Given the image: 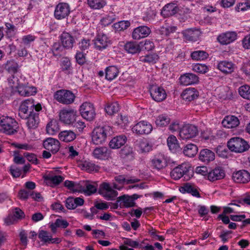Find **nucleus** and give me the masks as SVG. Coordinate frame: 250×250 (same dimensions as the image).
<instances>
[{
  "mask_svg": "<svg viewBox=\"0 0 250 250\" xmlns=\"http://www.w3.org/2000/svg\"><path fill=\"white\" fill-rule=\"evenodd\" d=\"M111 128L109 126H99L95 127L92 133V141L96 145L103 144L108 136L110 135Z\"/></svg>",
  "mask_w": 250,
  "mask_h": 250,
  "instance_id": "f257e3e1",
  "label": "nucleus"
},
{
  "mask_svg": "<svg viewBox=\"0 0 250 250\" xmlns=\"http://www.w3.org/2000/svg\"><path fill=\"white\" fill-rule=\"evenodd\" d=\"M193 172L187 164L183 163L174 168L170 172V176L177 180L183 178L185 181H188L193 176Z\"/></svg>",
  "mask_w": 250,
  "mask_h": 250,
  "instance_id": "f03ea898",
  "label": "nucleus"
},
{
  "mask_svg": "<svg viewBox=\"0 0 250 250\" xmlns=\"http://www.w3.org/2000/svg\"><path fill=\"white\" fill-rule=\"evenodd\" d=\"M42 110L41 104H35L32 99H27L24 101L20 105L19 115L21 118H26L27 116L35 111L40 112Z\"/></svg>",
  "mask_w": 250,
  "mask_h": 250,
  "instance_id": "7ed1b4c3",
  "label": "nucleus"
},
{
  "mask_svg": "<svg viewBox=\"0 0 250 250\" xmlns=\"http://www.w3.org/2000/svg\"><path fill=\"white\" fill-rule=\"evenodd\" d=\"M19 125L17 122L9 117H0V131L7 135H13L18 132Z\"/></svg>",
  "mask_w": 250,
  "mask_h": 250,
  "instance_id": "20e7f679",
  "label": "nucleus"
},
{
  "mask_svg": "<svg viewBox=\"0 0 250 250\" xmlns=\"http://www.w3.org/2000/svg\"><path fill=\"white\" fill-rule=\"evenodd\" d=\"M9 84L13 89H16L19 94L22 96H30L35 94L37 92L35 87L21 83L17 77H13V78L9 81Z\"/></svg>",
  "mask_w": 250,
  "mask_h": 250,
  "instance_id": "39448f33",
  "label": "nucleus"
},
{
  "mask_svg": "<svg viewBox=\"0 0 250 250\" xmlns=\"http://www.w3.org/2000/svg\"><path fill=\"white\" fill-rule=\"evenodd\" d=\"M228 148L231 151L242 153L249 150L250 147L248 142L240 137H233L227 143Z\"/></svg>",
  "mask_w": 250,
  "mask_h": 250,
  "instance_id": "423d86ee",
  "label": "nucleus"
},
{
  "mask_svg": "<svg viewBox=\"0 0 250 250\" xmlns=\"http://www.w3.org/2000/svg\"><path fill=\"white\" fill-rule=\"evenodd\" d=\"M54 97L58 102L64 104L73 103L75 98V95L71 91L65 89L57 91Z\"/></svg>",
  "mask_w": 250,
  "mask_h": 250,
  "instance_id": "0eeeda50",
  "label": "nucleus"
},
{
  "mask_svg": "<svg viewBox=\"0 0 250 250\" xmlns=\"http://www.w3.org/2000/svg\"><path fill=\"white\" fill-rule=\"evenodd\" d=\"M93 42L95 49L101 51L106 49L111 44L110 39L103 33H98Z\"/></svg>",
  "mask_w": 250,
  "mask_h": 250,
  "instance_id": "6e6552de",
  "label": "nucleus"
},
{
  "mask_svg": "<svg viewBox=\"0 0 250 250\" xmlns=\"http://www.w3.org/2000/svg\"><path fill=\"white\" fill-rule=\"evenodd\" d=\"M198 134L197 127L193 125H185L179 131V136L183 140L192 139L196 137Z\"/></svg>",
  "mask_w": 250,
  "mask_h": 250,
  "instance_id": "1a4fd4ad",
  "label": "nucleus"
},
{
  "mask_svg": "<svg viewBox=\"0 0 250 250\" xmlns=\"http://www.w3.org/2000/svg\"><path fill=\"white\" fill-rule=\"evenodd\" d=\"M70 13V7L67 3L60 2L55 9L54 16L56 19L61 20L67 18Z\"/></svg>",
  "mask_w": 250,
  "mask_h": 250,
  "instance_id": "9d476101",
  "label": "nucleus"
},
{
  "mask_svg": "<svg viewBox=\"0 0 250 250\" xmlns=\"http://www.w3.org/2000/svg\"><path fill=\"white\" fill-rule=\"evenodd\" d=\"M76 116V110L72 108L63 109L60 111L59 114L60 121L66 125L73 124Z\"/></svg>",
  "mask_w": 250,
  "mask_h": 250,
  "instance_id": "9b49d317",
  "label": "nucleus"
},
{
  "mask_svg": "<svg viewBox=\"0 0 250 250\" xmlns=\"http://www.w3.org/2000/svg\"><path fill=\"white\" fill-rule=\"evenodd\" d=\"M98 192L107 200H113L118 195V192L113 189L107 183L101 184Z\"/></svg>",
  "mask_w": 250,
  "mask_h": 250,
  "instance_id": "f8f14e48",
  "label": "nucleus"
},
{
  "mask_svg": "<svg viewBox=\"0 0 250 250\" xmlns=\"http://www.w3.org/2000/svg\"><path fill=\"white\" fill-rule=\"evenodd\" d=\"M79 192L84 193L87 195H91L96 192L98 184L91 181H81L79 182Z\"/></svg>",
  "mask_w": 250,
  "mask_h": 250,
  "instance_id": "ddd939ff",
  "label": "nucleus"
},
{
  "mask_svg": "<svg viewBox=\"0 0 250 250\" xmlns=\"http://www.w3.org/2000/svg\"><path fill=\"white\" fill-rule=\"evenodd\" d=\"M80 111L82 116L87 121H92L95 117V108L90 103H83L80 106Z\"/></svg>",
  "mask_w": 250,
  "mask_h": 250,
  "instance_id": "4468645a",
  "label": "nucleus"
},
{
  "mask_svg": "<svg viewBox=\"0 0 250 250\" xmlns=\"http://www.w3.org/2000/svg\"><path fill=\"white\" fill-rule=\"evenodd\" d=\"M152 130V125L146 121H141L132 127L133 132L138 135L148 134Z\"/></svg>",
  "mask_w": 250,
  "mask_h": 250,
  "instance_id": "2eb2a0df",
  "label": "nucleus"
},
{
  "mask_svg": "<svg viewBox=\"0 0 250 250\" xmlns=\"http://www.w3.org/2000/svg\"><path fill=\"white\" fill-rule=\"evenodd\" d=\"M177 1H173L165 5L161 11V15L165 18L175 15L179 11Z\"/></svg>",
  "mask_w": 250,
  "mask_h": 250,
  "instance_id": "dca6fc26",
  "label": "nucleus"
},
{
  "mask_svg": "<svg viewBox=\"0 0 250 250\" xmlns=\"http://www.w3.org/2000/svg\"><path fill=\"white\" fill-rule=\"evenodd\" d=\"M232 179L238 183H247L250 181V174L246 170H240L233 172Z\"/></svg>",
  "mask_w": 250,
  "mask_h": 250,
  "instance_id": "f3484780",
  "label": "nucleus"
},
{
  "mask_svg": "<svg viewBox=\"0 0 250 250\" xmlns=\"http://www.w3.org/2000/svg\"><path fill=\"white\" fill-rule=\"evenodd\" d=\"M59 141L53 138H48L43 143V147L53 154L56 153L60 149Z\"/></svg>",
  "mask_w": 250,
  "mask_h": 250,
  "instance_id": "a211bd4d",
  "label": "nucleus"
},
{
  "mask_svg": "<svg viewBox=\"0 0 250 250\" xmlns=\"http://www.w3.org/2000/svg\"><path fill=\"white\" fill-rule=\"evenodd\" d=\"M150 93L152 99L158 102L165 100L167 96L165 90L157 86H152L150 89Z\"/></svg>",
  "mask_w": 250,
  "mask_h": 250,
  "instance_id": "6ab92c4d",
  "label": "nucleus"
},
{
  "mask_svg": "<svg viewBox=\"0 0 250 250\" xmlns=\"http://www.w3.org/2000/svg\"><path fill=\"white\" fill-rule=\"evenodd\" d=\"M151 33L150 29L147 26H140L135 28L132 37L135 40H140L147 37Z\"/></svg>",
  "mask_w": 250,
  "mask_h": 250,
  "instance_id": "aec40b11",
  "label": "nucleus"
},
{
  "mask_svg": "<svg viewBox=\"0 0 250 250\" xmlns=\"http://www.w3.org/2000/svg\"><path fill=\"white\" fill-rule=\"evenodd\" d=\"M38 237L43 244H59L61 242L58 238H53L51 235L48 231L41 230L38 233Z\"/></svg>",
  "mask_w": 250,
  "mask_h": 250,
  "instance_id": "412c9836",
  "label": "nucleus"
},
{
  "mask_svg": "<svg viewBox=\"0 0 250 250\" xmlns=\"http://www.w3.org/2000/svg\"><path fill=\"white\" fill-rule=\"evenodd\" d=\"M180 83L184 85H188L197 83L199 78L197 75L191 73H187L181 76Z\"/></svg>",
  "mask_w": 250,
  "mask_h": 250,
  "instance_id": "4be33fe9",
  "label": "nucleus"
},
{
  "mask_svg": "<svg viewBox=\"0 0 250 250\" xmlns=\"http://www.w3.org/2000/svg\"><path fill=\"white\" fill-rule=\"evenodd\" d=\"M237 34L233 31H229L220 34L217 41L222 44H229L236 39Z\"/></svg>",
  "mask_w": 250,
  "mask_h": 250,
  "instance_id": "5701e85b",
  "label": "nucleus"
},
{
  "mask_svg": "<svg viewBox=\"0 0 250 250\" xmlns=\"http://www.w3.org/2000/svg\"><path fill=\"white\" fill-rule=\"evenodd\" d=\"M151 163L153 168L160 170L167 167V158L164 154H159L152 159Z\"/></svg>",
  "mask_w": 250,
  "mask_h": 250,
  "instance_id": "b1692460",
  "label": "nucleus"
},
{
  "mask_svg": "<svg viewBox=\"0 0 250 250\" xmlns=\"http://www.w3.org/2000/svg\"><path fill=\"white\" fill-rule=\"evenodd\" d=\"M182 33L187 41L196 42L198 40L201 33L197 29L190 28L183 31Z\"/></svg>",
  "mask_w": 250,
  "mask_h": 250,
  "instance_id": "393cba45",
  "label": "nucleus"
},
{
  "mask_svg": "<svg viewBox=\"0 0 250 250\" xmlns=\"http://www.w3.org/2000/svg\"><path fill=\"white\" fill-rule=\"evenodd\" d=\"M60 40L62 45L67 49L72 48L75 42L74 37L69 33L65 32L61 34Z\"/></svg>",
  "mask_w": 250,
  "mask_h": 250,
  "instance_id": "a878e982",
  "label": "nucleus"
},
{
  "mask_svg": "<svg viewBox=\"0 0 250 250\" xmlns=\"http://www.w3.org/2000/svg\"><path fill=\"white\" fill-rule=\"evenodd\" d=\"M39 112L35 111L27 115V118H22L27 120L26 125L29 129L36 128L39 123Z\"/></svg>",
  "mask_w": 250,
  "mask_h": 250,
  "instance_id": "bb28decb",
  "label": "nucleus"
},
{
  "mask_svg": "<svg viewBox=\"0 0 250 250\" xmlns=\"http://www.w3.org/2000/svg\"><path fill=\"white\" fill-rule=\"evenodd\" d=\"M225 176V172L221 167H217L208 173V179L214 181L223 179Z\"/></svg>",
  "mask_w": 250,
  "mask_h": 250,
  "instance_id": "cd10ccee",
  "label": "nucleus"
},
{
  "mask_svg": "<svg viewBox=\"0 0 250 250\" xmlns=\"http://www.w3.org/2000/svg\"><path fill=\"white\" fill-rule=\"evenodd\" d=\"M222 124L225 127L232 128L238 126L240 122L236 116L229 115L225 117L222 121Z\"/></svg>",
  "mask_w": 250,
  "mask_h": 250,
  "instance_id": "c85d7f7f",
  "label": "nucleus"
},
{
  "mask_svg": "<svg viewBox=\"0 0 250 250\" xmlns=\"http://www.w3.org/2000/svg\"><path fill=\"white\" fill-rule=\"evenodd\" d=\"M199 158L200 161L205 163H208L215 159L214 153L210 149L205 148L200 152Z\"/></svg>",
  "mask_w": 250,
  "mask_h": 250,
  "instance_id": "c756f323",
  "label": "nucleus"
},
{
  "mask_svg": "<svg viewBox=\"0 0 250 250\" xmlns=\"http://www.w3.org/2000/svg\"><path fill=\"white\" fill-rule=\"evenodd\" d=\"M126 141V138L125 136H117L111 140L109 146L112 149L119 148L125 144Z\"/></svg>",
  "mask_w": 250,
  "mask_h": 250,
  "instance_id": "7c9ffc66",
  "label": "nucleus"
},
{
  "mask_svg": "<svg viewBox=\"0 0 250 250\" xmlns=\"http://www.w3.org/2000/svg\"><path fill=\"white\" fill-rule=\"evenodd\" d=\"M198 96V91L194 88H188L185 90L182 93V98L188 102L194 100Z\"/></svg>",
  "mask_w": 250,
  "mask_h": 250,
  "instance_id": "2f4dec72",
  "label": "nucleus"
},
{
  "mask_svg": "<svg viewBox=\"0 0 250 250\" xmlns=\"http://www.w3.org/2000/svg\"><path fill=\"white\" fill-rule=\"evenodd\" d=\"M117 202H120L121 208H130L135 206V203L133 202V199L130 196L124 195L119 196L117 198Z\"/></svg>",
  "mask_w": 250,
  "mask_h": 250,
  "instance_id": "473e14b6",
  "label": "nucleus"
},
{
  "mask_svg": "<svg viewBox=\"0 0 250 250\" xmlns=\"http://www.w3.org/2000/svg\"><path fill=\"white\" fill-rule=\"evenodd\" d=\"M234 64L231 62L221 61L218 64V68L225 74L231 73L234 71Z\"/></svg>",
  "mask_w": 250,
  "mask_h": 250,
  "instance_id": "72a5a7b5",
  "label": "nucleus"
},
{
  "mask_svg": "<svg viewBox=\"0 0 250 250\" xmlns=\"http://www.w3.org/2000/svg\"><path fill=\"white\" fill-rule=\"evenodd\" d=\"M76 137L75 133L70 130L61 131L59 134L60 140L65 142H70L73 141Z\"/></svg>",
  "mask_w": 250,
  "mask_h": 250,
  "instance_id": "f704fd0d",
  "label": "nucleus"
},
{
  "mask_svg": "<svg viewBox=\"0 0 250 250\" xmlns=\"http://www.w3.org/2000/svg\"><path fill=\"white\" fill-rule=\"evenodd\" d=\"M4 67L5 69L11 74L16 73L19 68L20 66L18 62H17L14 60H10L7 61L4 64Z\"/></svg>",
  "mask_w": 250,
  "mask_h": 250,
  "instance_id": "c9c22d12",
  "label": "nucleus"
},
{
  "mask_svg": "<svg viewBox=\"0 0 250 250\" xmlns=\"http://www.w3.org/2000/svg\"><path fill=\"white\" fill-rule=\"evenodd\" d=\"M198 152L197 146L193 144L187 145L184 148L183 152L187 156L189 157H194Z\"/></svg>",
  "mask_w": 250,
  "mask_h": 250,
  "instance_id": "e433bc0d",
  "label": "nucleus"
},
{
  "mask_svg": "<svg viewBox=\"0 0 250 250\" xmlns=\"http://www.w3.org/2000/svg\"><path fill=\"white\" fill-rule=\"evenodd\" d=\"M118 73L119 70L116 66H109L105 69V78L109 81H112L117 77Z\"/></svg>",
  "mask_w": 250,
  "mask_h": 250,
  "instance_id": "4c0bfd02",
  "label": "nucleus"
},
{
  "mask_svg": "<svg viewBox=\"0 0 250 250\" xmlns=\"http://www.w3.org/2000/svg\"><path fill=\"white\" fill-rule=\"evenodd\" d=\"M167 144L169 149L173 152H176L179 149L180 146L178 141L174 135H170L167 138Z\"/></svg>",
  "mask_w": 250,
  "mask_h": 250,
  "instance_id": "58836bf2",
  "label": "nucleus"
},
{
  "mask_svg": "<svg viewBox=\"0 0 250 250\" xmlns=\"http://www.w3.org/2000/svg\"><path fill=\"white\" fill-rule=\"evenodd\" d=\"M107 150L105 147H96L93 152V155L96 158L105 159L108 157Z\"/></svg>",
  "mask_w": 250,
  "mask_h": 250,
  "instance_id": "ea45409f",
  "label": "nucleus"
},
{
  "mask_svg": "<svg viewBox=\"0 0 250 250\" xmlns=\"http://www.w3.org/2000/svg\"><path fill=\"white\" fill-rule=\"evenodd\" d=\"M59 125L56 120H52L46 126L47 133L50 135L56 134L59 131Z\"/></svg>",
  "mask_w": 250,
  "mask_h": 250,
  "instance_id": "a19ab883",
  "label": "nucleus"
},
{
  "mask_svg": "<svg viewBox=\"0 0 250 250\" xmlns=\"http://www.w3.org/2000/svg\"><path fill=\"white\" fill-rule=\"evenodd\" d=\"M169 117L166 115L162 114L158 116L155 120V124L158 127L167 126L170 123Z\"/></svg>",
  "mask_w": 250,
  "mask_h": 250,
  "instance_id": "79ce46f5",
  "label": "nucleus"
},
{
  "mask_svg": "<svg viewBox=\"0 0 250 250\" xmlns=\"http://www.w3.org/2000/svg\"><path fill=\"white\" fill-rule=\"evenodd\" d=\"M183 190L188 193H190L192 195L200 197V193L197 188L193 185H191L189 183H187L182 188Z\"/></svg>",
  "mask_w": 250,
  "mask_h": 250,
  "instance_id": "37998d69",
  "label": "nucleus"
},
{
  "mask_svg": "<svg viewBox=\"0 0 250 250\" xmlns=\"http://www.w3.org/2000/svg\"><path fill=\"white\" fill-rule=\"evenodd\" d=\"M125 50L129 53L135 54L140 50L139 45L135 42H128L124 46Z\"/></svg>",
  "mask_w": 250,
  "mask_h": 250,
  "instance_id": "c03bdc74",
  "label": "nucleus"
},
{
  "mask_svg": "<svg viewBox=\"0 0 250 250\" xmlns=\"http://www.w3.org/2000/svg\"><path fill=\"white\" fill-rule=\"evenodd\" d=\"M104 0H87L89 6L93 9H100L106 5Z\"/></svg>",
  "mask_w": 250,
  "mask_h": 250,
  "instance_id": "a18cd8bd",
  "label": "nucleus"
},
{
  "mask_svg": "<svg viewBox=\"0 0 250 250\" xmlns=\"http://www.w3.org/2000/svg\"><path fill=\"white\" fill-rule=\"evenodd\" d=\"M239 95L244 99L250 100V86L245 84L238 89Z\"/></svg>",
  "mask_w": 250,
  "mask_h": 250,
  "instance_id": "49530a36",
  "label": "nucleus"
},
{
  "mask_svg": "<svg viewBox=\"0 0 250 250\" xmlns=\"http://www.w3.org/2000/svg\"><path fill=\"white\" fill-rule=\"evenodd\" d=\"M208 56V54L204 51H195L191 54L192 59L195 61H203Z\"/></svg>",
  "mask_w": 250,
  "mask_h": 250,
  "instance_id": "de8ad7c7",
  "label": "nucleus"
},
{
  "mask_svg": "<svg viewBox=\"0 0 250 250\" xmlns=\"http://www.w3.org/2000/svg\"><path fill=\"white\" fill-rule=\"evenodd\" d=\"M65 48L59 42H55L52 46V51L55 56H60L64 52Z\"/></svg>",
  "mask_w": 250,
  "mask_h": 250,
  "instance_id": "09e8293b",
  "label": "nucleus"
},
{
  "mask_svg": "<svg viewBox=\"0 0 250 250\" xmlns=\"http://www.w3.org/2000/svg\"><path fill=\"white\" fill-rule=\"evenodd\" d=\"M105 112L110 115L117 112L119 109V104L117 103L107 104L104 108Z\"/></svg>",
  "mask_w": 250,
  "mask_h": 250,
  "instance_id": "8fccbe9b",
  "label": "nucleus"
},
{
  "mask_svg": "<svg viewBox=\"0 0 250 250\" xmlns=\"http://www.w3.org/2000/svg\"><path fill=\"white\" fill-rule=\"evenodd\" d=\"M81 166L83 169L89 172L98 170V167L90 162L85 161L83 163Z\"/></svg>",
  "mask_w": 250,
  "mask_h": 250,
  "instance_id": "3c124183",
  "label": "nucleus"
},
{
  "mask_svg": "<svg viewBox=\"0 0 250 250\" xmlns=\"http://www.w3.org/2000/svg\"><path fill=\"white\" fill-rule=\"evenodd\" d=\"M61 66L63 71L69 73L71 67V64L69 58L68 57L62 58L61 62Z\"/></svg>",
  "mask_w": 250,
  "mask_h": 250,
  "instance_id": "603ef678",
  "label": "nucleus"
},
{
  "mask_svg": "<svg viewBox=\"0 0 250 250\" xmlns=\"http://www.w3.org/2000/svg\"><path fill=\"white\" fill-rule=\"evenodd\" d=\"M177 30V27L175 26H163L160 29V33L164 36H168L170 34L175 32Z\"/></svg>",
  "mask_w": 250,
  "mask_h": 250,
  "instance_id": "864d4df0",
  "label": "nucleus"
},
{
  "mask_svg": "<svg viewBox=\"0 0 250 250\" xmlns=\"http://www.w3.org/2000/svg\"><path fill=\"white\" fill-rule=\"evenodd\" d=\"M130 25V23L128 21H122L114 24L115 29L119 31H123L126 29Z\"/></svg>",
  "mask_w": 250,
  "mask_h": 250,
  "instance_id": "5fc2aeb1",
  "label": "nucleus"
},
{
  "mask_svg": "<svg viewBox=\"0 0 250 250\" xmlns=\"http://www.w3.org/2000/svg\"><path fill=\"white\" fill-rule=\"evenodd\" d=\"M192 70L197 73L205 74L208 70V68L205 64L196 63L192 66Z\"/></svg>",
  "mask_w": 250,
  "mask_h": 250,
  "instance_id": "6e6d98bb",
  "label": "nucleus"
},
{
  "mask_svg": "<svg viewBox=\"0 0 250 250\" xmlns=\"http://www.w3.org/2000/svg\"><path fill=\"white\" fill-rule=\"evenodd\" d=\"M64 186L67 188L69 190H72L74 192H79V182H74L66 180L64 182Z\"/></svg>",
  "mask_w": 250,
  "mask_h": 250,
  "instance_id": "4d7b16f0",
  "label": "nucleus"
},
{
  "mask_svg": "<svg viewBox=\"0 0 250 250\" xmlns=\"http://www.w3.org/2000/svg\"><path fill=\"white\" fill-rule=\"evenodd\" d=\"M90 45V40L88 39L83 38L78 43L79 48L82 51L88 49Z\"/></svg>",
  "mask_w": 250,
  "mask_h": 250,
  "instance_id": "13d9d810",
  "label": "nucleus"
},
{
  "mask_svg": "<svg viewBox=\"0 0 250 250\" xmlns=\"http://www.w3.org/2000/svg\"><path fill=\"white\" fill-rule=\"evenodd\" d=\"M75 59L79 64L83 65L86 62V54L83 51H77L75 55Z\"/></svg>",
  "mask_w": 250,
  "mask_h": 250,
  "instance_id": "bf43d9fd",
  "label": "nucleus"
},
{
  "mask_svg": "<svg viewBox=\"0 0 250 250\" xmlns=\"http://www.w3.org/2000/svg\"><path fill=\"white\" fill-rule=\"evenodd\" d=\"M139 147L143 152H149L152 149V145L146 140L140 142Z\"/></svg>",
  "mask_w": 250,
  "mask_h": 250,
  "instance_id": "052dcab7",
  "label": "nucleus"
},
{
  "mask_svg": "<svg viewBox=\"0 0 250 250\" xmlns=\"http://www.w3.org/2000/svg\"><path fill=\"white\" fill-rule=\"evenodd\" d=\"M250 8V0L244 2H240L237 4L235 9L237 11H245Z\"/></svg>",
  "mask_w": 250,
  "mask_h": 250,
  "instance_id": "680f3d73",
  "label": "nucleus"
},
{
  "mask_svg": "<svg viewBox=\"0 0 250 250\" xmlns=\"http://www.w3.org/2000/svg\"><path fill=\"white\" fill-rule=\"evenodd\" d=\"M121 155L124 157L127 156H131V157H133V148L129 146H126L123 149H122L121 151Z\"/></svg>",
  "mask_w": 250,
  "mask_h": 250,
  "instance_id": "e2e57ef3",
  "label": "nucleus"
},
{
  "mask_svg": "<svg viewBox=\"0 0 250 250\" xmlns=\"http://www.w3.org/2000/svg\"><path fill=\"white\" fill-rule=\"evenodd\" d=\"M45 179L47 181H50L53 184L57 185L62 181L63 178L60 175H56L54 176H47L45 178Z\"/></svg>",
  "mask_w": 250,
  "mask_h": 250,
  "instance_id": "0e129e2a",
  "label": "nucleus"
},
{
  "mask_svg": "<svg viewBox=\"0 0 250 250\" xmlns=\"http://www.w3.org/2000/svg\"><path fill=\"white\" fill-rule=\"evenodd\" d=\"M32 194V191L31 190H26L25 189H21L18 193L19 198L23 200H27L29 196Z\"/></svg>",
  "mask_w": 250,
  "mask_h": 250,
  "instance_id": "69168bd1",
  "label": "nucleus"
},
{
  "mask_svg": "<svg viewBox=\"0 0 250 250\" xmlns=\"http://www.w3.org/2000/svg\"><path fill=\"white\" fill-rule=\"evenodd\" d=\"M23 155L30 163L35 165L39 164V160L35 154L33 153H30L29 152H24Z\"/></svg>",
  "mask_w": 250,
  "mask_h": 250,
  "instance_id": "338daca9",
  "label": "nucleus"
},
{
  "mask_svg": "<svg viewBox=\"0 0 250 250\" xmlns=\"http://www.w3.org/2000/svg\"><path fill=\"white\" fill-rule=\"evenodd\" d=\"M114 15H106L101 20V24L105 26L112 23L114 20Z\"/></svg>",
  "mask_w": 250,
  "mask_h": 250,
  "instance_id": "774afa93",
  "label": "nucleus"
}]
</instances>
